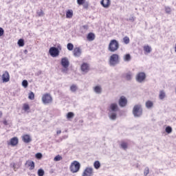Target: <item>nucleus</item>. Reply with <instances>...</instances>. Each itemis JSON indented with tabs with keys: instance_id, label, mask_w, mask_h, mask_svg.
I'll return each instance as SVG.
<instances>
[{
	"instance_id": "nucleus-42",
	"label": "nucleus",
	"mask_w": 176,
	"mask_h": 176,
	"mask_svg": "<svg viewBox=\"0 0 176 176\" xmlns=\"http://www.w3.org/2000/svg\"><path fill=\"white\" fill-rule=\"evenodd\" d=\"M63 74H68V67H63L61 70Z\"/></svg>"
},
{
	"instance_id": "nucleus-20",
	"label": "nucleus",
	"mask_w": 176,
	"mask_h": 176,
	"mask_svg": "<svg viewBox=\"0 0 176 176\" xmlns=\"http://www.w3.org/2000/svg\"><path fill=\"white\" fill-rule=\"evenodd\" d=\"M22 140L25 144L31 142V137L29 135H24L22 136Z\"/></svg>"
},
{
	"instance_id": "nucleus-6",
	"label": "nucleus",
	"mask_w": 176,
	"mask_h": 176,
	"mask_svg": "<svg viewBox=\"0 0 176 176\" xmlns=\"http://www.w3.org/2000/svg\"><path fill=\"white\" fill-rule=\"evenodd\" d=\"M53 101V98H52V96L49 94H45L42 96V102L44 105H47V104L52 103Z\"/></svg>"
},
{
	"instance_id": "nucleus-37",
	"label": "nucleus",
	"mask_w": 176,
	"mask_h": 176,
	"mask_svg": "<svg viewBox=\"0 0 176 176\" xmlns=\"http://www.w3.org/2000/svg\"><path fill=\"white\" fill-rule=\"evenodd\" d=\"M23 111H25V112H27V111H29L30 109V105L28 104H24L23 107Z\"/></svg>"
},
{
	"instance_id": "nucleus-46",
	"label": "nucleus",
	"mask_w": 176,
	"mask_h": 176,
	"mask_svg": "<svg viewBox=\"0 0 176 176\" xmlns=\"http://www.w3.org/2000/svg\"><path fill=\"white\" fill-rule=\"evenodd\" d=\"M4 33H5V30H3V28H0V36H2Z\"/></svg>"
},
{
	"instance_id": "nucleus-36",
	"label": "nucleus",
	"mask_w": 176,
	"mask_h": 176,
	"mask_svg": "<svg viewBox=\"0 0 176 176\" xmlns=\"http://www.w3.org/2000/svg\"><path fill=\"white\" fill-rule=\"evenodd\" d=\"M74 116H75V114L72 112H69L67 114V119H72V118H74Z\"/></svg>"
},
{
	"instance_id": "nucleus-3",
	"label": "nucleus",
	"mask_w": 176,
	"mask_h": 176,
	"mask_svg": "<svg viewBox=\"0 0 176 176\" xmlns=\"http://www.w3.org/2000/svg\"><path fill=\"white\" fill-rule=\"evenodd\" d=\"M120 61L119 60V56L118 54H113L109 60V64L110 67H116Z\"/></svg>"
},
{
	"instance_id": "nucleus-50",
	"label": "nucleus",
	"mask_w": 176,
	"mask_h": 176,
	"mask_svg": "<svg viewBox=\"0 0 176 176\" xmlns=\"http://www.w3.org/2000/svg\"><path fill=\"white\" fill-rule=\"evenodd\" d=\"M3 124L5 125V126H8V121L6 120H4L3 121Z\"/></svg>"
},
{
	"instance_id": "nucleus-38",
	"label": "nucleus",
	"mask_w": 176,
	"mask_h": 176,
	"mask_svg": "<svg viewBox=\"0 0 176 176\" xmlns=\"http://www.w3.org/2000/svg\"><path fill=\"white\" fill-rule=\"evenodd\" d=\"M63 160V157H61L60 155H56L54 158V162H60V160Z\"/></svg>"
},
{
	"instance_id": "nucleus-4",
	"label": "nucleus",
	"mask_w": 176,
	"mask_h": 176,
	"mask_svg": "<svg viewBox=\"0 0 176 176\" xmlns=\"http://www.w3.org/2000/svg\"><path fill=\"white\" fill-rule=\"evenodd\" d=\"M132 113L134 118H141L142 116V107L141 104H135L133 107Z\"/></svg>"
},
{
	"instance_id": "nucleus-17",
	"label": "nucleus",
	"mask_w": 176,
	"mask_h": 176,
	"mask_svg": "<svg viewBox=\"0 0 176 176\" xmlns=\"http://www.w3.org/2000/svg\"><path fill=\"white\" fill-rule=\"evenodd\" d=\"M87 39L89 41V42H93V41L96 39V34H94L93 32H89L87 35Z\"/></svg>"
},
{
	"instance_id": "nucleus-51",
	"label": "nucleus",
	"mask_w": 176,
	"mask_h": 176,
	"mask_svg": "<svg viewBox=\"0 0 176 176\" xmlns=\"http://www.w3.org/2000/svg\"><path fill=\"white\" fill-rule=\"evenodd\" d=\"M56 134L58 135V134H61V130L57 131Z\"/></svg>"
},
{
	"instance_id": "nucleus-16",
	"label": "nucleus",
	"mask_w": 176,
	"mask_h": 176,
	"mask_svg": "<svg viewBox=\"0 0 176 176\" xmlns=\"http://www.w3.org/2000/svg\"><path fill=\"white\" fill-rule=\"evenodd\" d=\"M17 144H19V139L14 137L10 139V142L8 143V145H11L12 146H16Z\"/></svg>"
},
{
	"instance_id": "nucleus-31",
	"label": "nucleus",
	"mask_w": 176,
	"mask_h": 176,
	"mask_svg": "<svg viewBox=\"0 0 176 176\" xmlns=\"http://www.w3.org/2000/svg\"><path fill=\"white\" fill-rule=\"evenodd\" d=\"M18 45L19 46V47H23V46H24V39L20 38L18 41Z\"/></svg>"
},
{
	"instance_id": "nucleus-52",
	"label": "nucleus",
	"mask_w": 176,
	"mask_h": 176,
	"mask_svg": "<svg viewBox=\"0 0 176 176\" xmlns=\"http://www.w3.org/2000/svg\"><path fill=\"white\" fill-rule=\"evenodd\" d=\"M0 118H2V111H0Z\"/></svg>"
},
{
	"instance_id": "nucleus-21",
	"label": "nucleus",
	"mask_w": 176,
	"mask_h": 176,
	"mask_svg": "<svg viewBox=\"0 0 176 176\" xmlns=\"http://www.w3.org/2000/svg\"><path fill=\"white\" fill-rule=\"evenodd\" d=\"M144 54H149L152 52V47L149 45H144Z\"/></svg>"
},
{
	"instance_id": "nucleus-49",
	"label": "nucleus",
	"mask_w": 176,
	"mask_h": 176,
	"mask_svg": "<svg viewBox=\"0 0 176 176\" xmlns=\"http://www.w3.org/2000/svg\"><path fill=\"white\" fill-rule=\"evenodd\" d=\"M56 49H58V50H61V49H62L61 45L58 44Z\"/></svg>"
},
{
	"instance_id": "nucleus-45",
	"label": "nucleus",
	"mask_w": 176,
	"mask_h": 176,
	"mask_svg": "<svg viewBox=\"0 0 176 176\" xmlns=\"http://www.w3.org/2000/svg\"><path fill=\"white\" fill-rule=\"evenodd\" d=\"M37 14L38 16H39L40 17L43 16V10H40L37 12Z\"/></svg>"
},
{
	"instance_id": "nucleus-43",
	"label": "nucleus",
	"mask_w": 176,
	"mask_h": 176,
	"mask_svg": "<svg viewBox=\"0 0 176 176\" xmlns=\"http://www.w3.org/2000/svg\"><path fill=\"white\" fill-rule=\"evenodd\" d=\"M165 12L166 13H171V8L170 7H166Z\"/></svg>"
},
{
	"instance_id": "nucleus-22",
	"label": "nucleus",
	"mask_w": 176,
	"mask_h": 176,
	"mask_svg": "<svg viewBox=\"0 0 176 176\" xmlns=\"http://www.w3.org/2000/svg\"><path fill=\"white\" fill-rule=\"evenodd\" d=\"M94 91L96 94H101V93L102 92V89L100 86H96L95 87H94Z\"/></svg>"
},
{
	"instance_id": "nucleus-40",
	"label": "nucleus",
	"mask_w": 176,
	"mask_h": 176,
	"mask_svg": "<svg viewBox=\"0 0 176 176\" xmlns=\"http://www.w3.org/2000/svg\"><path fill=\"white\" fill-rule=\"evenodd\" d=\"M148 174H149V168L148 167H146L144 168V176H147Z\"/></svg>"
},
{
	"instance_id": "nucleus-48",
	"label": "nucleus",
	"mask_w": 176,
	"mask_h": 176,
	"mask_svg": "<svg viewBox=\"0 0 176 176\" xmlns=\"http://www.w3.org/2000/svg\"><path fill=\"white\" fill-rule=\"evenodd\" d=\"M67 138H68V135H65L62 137V138L60 139V141H63V140H67Z\"/></svg>"
},
{
	"instance_id": "nucleus-11",
	"label": "nucleus",
	"mask_w": 176,
	"mask_h": 176,
	"mask_svg": "<svg viewBox=\"0 0 176 176\" xmlns=\"http://www.w3.org/2000/svg\"><path fill=\"white\" fill-rule=\"evenodd\" d=\"M2 80L3 83H6L9 82L10 77L9 76V72L8 71H6L1 76Z\"/></svg>"
},
{
	"instance_id": "nucleus-44",
	"label": "nucleus",
	"mask_w": 176,
	"mask_h": 176,
	"mask_svg": "<svg viewBox=\"0 0 176 176\" xmlns=\"http://www.w3.org/2000/svg\"><path fill=\"white\" fill-rule=\"evenodd\" d=\"M36 159H42V153H37L36 154Z\"/></svg>"
},
{
	"instance_id": "nucleus-23",
	"label": "nucleus",
	"mask_w": 176,
	"mask_h": 176,
	"mask_svg": "<svg viewBox=\"0 0 176 176\" xmlns=\"http://www.w3.org/2000/svg\"><path fill=\"white\" fill-rule=\"evenodd\" d=\"M73 16H74V11H72V10H68L66 12V17H67V19H72Z\"/></svg>"
},
{
	"instance_id": "nucleus-35",
	"label": "nucleus",
	"mask_w": 176,
	"mask_h": 176,
	"mask_svg": "<svg viewBox=\"0 0 176 176\" xmlns=\"http://www.w3.org/2000/svg\"><path fill=\"white\" fill-rule=\"evenodd\" d=\"M67 50H69L70 52L74 50V44L69 43L67 45Z\"/></svg>"
},
{
	"instance_id": "nucleus-8",
	"label": "nucleus",
	"mask_w": 176,
	"mask_h": 176,
	"mask_svg": "<svg viewBox=\"0 0 176 176\" xmlns=\"http://www.w3.org/2000/svg\"><path fill=\"white\" fill-rule=\"evenodd\" d=\"M146 78V74H145L144 72H140L136 75V80L138 82V83H142L144 80H145Z\"/></svg>"
},
{
	"instance_id": "nucleus-26",
	"label": "nucleus",
	"mask_w": 176,
	"mask_h": 176,
	"mask_svg": "<svg viewBox=\"0 0 176 176\" xmlns=\"http://www.w3.org/2000/svg\"><path fill=\"white\" fill-rule=\"evenodd\" d=\"M131 56L130 54H126L124 56V61H131Z\"/></svg>"
},
{
	"instance_id": "nucleus-10",
	"label": "nucleus",
	"mask_w": 176,
	"mask_h": 176,
	"mask_svg": "<svg viewBox=\"0 0 176 176\" xmlns=\"http://www.w3.org/2000/svg\"><path fill=\"white\" fill-rule=\"evenodd\" d=\"M60 64L63 68H67V67H69V60L68 58L64 57L61 58Z\"/></svg>"
},
{
	"instance_id": "nucleus-53",
	"label": "nucleus",
	"mask_w": 176,
	"mask_h": 176,
	"mask_svg": "<svg viewBox=\"0 0 176 176\" xmlns=\"http://www.w3.org/2000/svg\"><path fill=\"white\" fill-rule=\"evenodd\" d=\"M28 51L27 50H25L24 53L27 54Z\"/></svg>"
},
{
	"instance_id": "nucleus-15",
	"label": "nucleus",
	"mask_w": 176,
	"mask_h": 176,
	"mask_svg": "<svg viewBox=\"0 0 176 176\" xmlns=\"http://www.w3.org/2000/svg\"><path fill=\"white\" fill-rule=\"evenodd\" d=\"M93 174V168H86L82 173V176H91Z\"/></svg>"
},
{
	"instance_id": "nucleus-12",
	"label": "nucleus",
	"mask_w": 176,
	"mask_h": 176,
	"mask_svg": "<svg viewBox=\"0 0 176 176\" xmlns=\"http://www.w3.org/2000/svg\"><path fill=\"white\" fill-rule=\"evenodd\" d=\"M25 166H26L27 167H30L29 170H34V168H35V162H34V161L32 160H28L26 161Z\"/></svg>"
},
{
	"instance_id": "nucleus-19",
	"label": "nucleus",
	"mask_w": 176,
	"mask_h": 176,
	"mask_svg": "<svg viewBox=\"0 0 176 176\" xmlns=\"http://www.w3.org/2000/svg\"><path fill=\"white\" fill-rule=\"evenodd\" d=\"M123 77L125 78L126 80H131L133 79V73L129 72L123 74Z\"/></svg>"
},
{
	"instance_id": "nucleus-34",
	"label": "nucleus",
	"mask_w": 176,
	"mask_h": 176,
	"mask_svg": "<svg viewBox=\"0 0 176 176\" xmlns=\"http://www.w3.org/2000/svg\"><path fill=\"white\" fill-rule=\"evenodd\" d=\"M37 174L38 176H44L45 170H43V169H42V168H40L38 170Z\"/></svg>"
},
{
	"instance_id": "nucleus-18",
	"label": "nucleus",
	"mask_w": 176,
	"mask_h": 176,
	"mask_svg": "<svg viewBox=\"0 0 176 176\" xmlns=\"http://www.w3.org/2000/svg\"><path fill=\"white\" fill-rule=\"evenodd\" d=\"M100 3L103 8H109V5H111V0H102Z\"/></svg>"
},
{
	"instance_id": "nucleus-29",
	"label": "nucleus",
	"mask_w": 176,
	"mask_h": 176,
	"mask_svg": "<svg viewBox=\"0 0 176 176\" xmlns=\"http://www.w3.org/2000/svg\"><path fill=\"white\" fill-rule=\"evenodd\" d=\"M123 42L125 43V45H129L130 43V38L129 36H124L123 38Z\"/></svg>"
},
{
	"instance_id": "nucleus-27",
	"label": "nucleus",
	"mask_w": 176,
	"mask_h": 176,
	"mask_svg": "<svg viewBox=\"0 0 176 176\" xmlns=\"http://www.w3.org/2000/svg\"><path fill=\"white\" fill-rule=\"evenodd\" d=\"M94 168H96V170H98V168L101 167V163H100V161H96L94 163Z\"/></svg>"
},
{
	"instance_id": "nucleus-39",
	"label": "nucleus",
	"mask_w": 176,
	"mask_h": 176,
	"mask_svg": "<svg viewBox=\"0 0 176 176\" xmlns=\"http://www.w3.org/2000/svg\"><path fill=\"white\" fill-rule=\"evenodd\" d=\"M22 86L23 87H28V81H27V80H23L22 82Z\"/></svg>"
},
{
	"instance_id": "nucleus-25",
	"label": "nucleus",
	"mask_w": 176,
	"mask_h": 176,
	"mask_svg": "<svg viewBox=\"0 0 176 176\" xmlns=\"http://www.w3.org/2000/svg\"><path fill=\"white\" fill-rule=\"evenodd\" d=\"M165 97H166V92H164V91L163 90L160 91L159 94L160 100H164Z\"/></svg>"
},
{
	"instance_id": "nucleus-5",
	"label": "nucleus",
	"mask_w": 176,
	"mask_h": 176,
	"mask_svg": "<svg viewBox=\"0 0 176 176\" xmlns=\"http://www.w3.org/2000/svg\"><path fill=\"white\" fill-rule=\"evenodd\" d=\"M72 173H78L80 170V163L78 161H74L69 168Z\"/></svg>"
},
{
	"instance_id": "nucleus-33",
	"label": "nucleus",
	"mask_w": 176,
	"mask_h": 176,
	"mask_svg": "<svg viewBox=\"0 0 176 176\" xmlns=\"http://www.w3.org/2000/svg\"><path fill=\"white\" fill-rule=\"evenodd\" d=\"M165 131L168 134H170V133L173 132V128H171L170 126H168L166 127Z\"/></svg>"
},
{
	"instance_id": "nucleus-41",
	"label": "nucleus",
	"mask_w": 176,
	"mask_h": 176,
	"mask_svg": "<svg viewBox=\"0 0 176 176\" xmlns=\"http://www.w3.org/2000/svg\"><path fill=\"white\" fill-rule=\"evenodd\" d=\"M85 2H86V0H77V3L80 6L83 5V3H85Z\"/></svg>"
},
{
	"instance_id": "nucleus-9",
	"label": "nucleus",
	"mask_w": 176,
	"mask_h": 176,
	"mask_svg": "<svg viewBox=\"0 0 176 176\" xmlns=\"http://www.w3.org/2000/svg\"><path fill=\"white\" fill-rule=\"evenodd\" d=\"M118 104L121 108H124L127 105V98L124 96H122L118 100Z\"/></svg>"
},
{
	"instance_id": "nucleus-2",
	"label": "nucleus",
	"mask_w": 176,
	"mask_h": 176,
	"mask_svg": "<svg viewBox=\"0 0 176 176\" xmlns=\"http://www.w3.org/2000/svg\"><path fill=\"white\" fill-rule=\"evenodd\" d=\"M118 50L119 41L115 39L111 40L108 47L109 52H111V53H115V52L118 51Z\"/></svg>"
},
{
	"instance_id": "nucleus-32",
	"label": "nucleus",
	"mask_w": 176,
	"mask_h": 176,
	"mask_svg": "<svg viewBox=\"0 0 176 176\" xmlns=\"http://www.w3.org/2000/svg\"><path fill=\"white\" fill-rule=\"evenodd\" d=\"M28 98L29 100H32L35 99V94H34V92L31 91L30 93H29Z\"/></svg>"
},
{
	"instance_id": "nucleus-14",
	"label": "nucleus",
	"mask_w": 176,
	"mask_h": 176,
	"mask_svg": "<svg viewBox=\"0 0 176 176\" xmlns=\"http://www.w3.org/2000/svg\"><path fill=\"white\" fill-rule=\"evenodd\" d=\"M89 69H90V66L89 65V63H84L82 64L81 71L82 72H85V74H87V72L88 71H89Z\"/></svg>"
},
{
	"instance_id": "nucleus-7",
	"label": "nucleus",
	"mask_w": 176,
	"mask_h": 176,
	"mask_svg": "<svg viewBox=\"0 0 176 176\" xmlns=\"http://www.w3.org/2000/svg\"><path fill=\"white\" fill-rule=\"evenodd\" d=\"M49 53L52 57H57L58 54H60V51L58 50V48L55 47H52L49 50Z\"/></svg>"
},
{
	"instance_id": "nucleus-24",
	"label": "nucleus",
	"mask_w": 176,
	"mask_h": 176,
	"mask_svg": "<svg viewBox=\"0 0 176 176\" xmlns=\"http://www.w3.org/2000/svg\"><path fill=\"white\" fill-rule=\"evenodd\" d=\"M146 108H147V109H151V108L153 107V102L151 101V100H148L146 102Z\"/></svg>"
},
{
	"instance_id": "nucleus-28",
	"label": "nucleus",
	"mask_w": 176,
	"mask_h": 176,
	"mask_svg": "<svg viewBox=\"0 0 176 176\" xmlns=\"http://www.w3.org/2000/svg\"><path fill=\"white\" fill-rule=\"evenodd\" d=\"M128 147V144L127 143H126L125 142H122L120 144V148H122V149H124V151H126V149Z\"/></svg>"
},
{
	"instance_id": "nucleus-30",
	"label": "nucleus",
	"mask_w": 176,
	"mask_h": 176,
	"mask_svg": "<svg viewBox=\"0 0 176 176\" xmlns=\"http://www.w3.org/2000/svg\"><path fill=\"white\" fill-rule=\"evenodd\" d=\"M70 90H71V91H72V93H75V91H76V90H78V86H76V85H72L70 87Z\"/></svg>"
},
{
	"instance_id": "nucleus-1",
	"label": "nucleus",
	"mask_w": 176,
	"mask_h": 176,
	"mask_svg": "<svg viewBox=\"0 0 176 176\" xmlns=\"http://www.w3.org/2000/svg\"><path fill=\"white\" fill-rule=\"evenodd\" d=\"M118 111H119V106H118V103H111L109 107V117L111 120H116Z\"/></svg>"
},
{
	"instance_id": "nucleus-47",
	"label": "nucleus",
	"mask_w": 176,
	"mask_h": 176,
	"mask_svg": "<svg viewBox=\"0 0 176 176\" xmlns=\"http://www.w3.org/2000/svg\"><path fill=\"white\" fill-rule=\"evenodd\" d=\"M128 20H129V21H131L132 23H133V21H135V17L130 16Z\"/></svg>"
},
{
	"instance_id": "nucleus-13",
	"label": "nucleus",
	"mask_w": 176,
	"mask_h": 176,
	"mask_svg": "<svg viewBox=\"0 0 176 176\" xmlns=\"http://www.w3.org/2000/svg\"><path fill=\"white\" fill-rule=\"evenodd\" d=\"M73 54L74 57H80L82 56V50L80 47H76L74 49Z\"/></svg>"
}]
</instances>
